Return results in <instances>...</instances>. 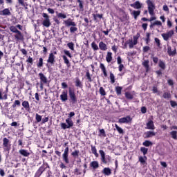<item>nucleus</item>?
Here are the masks:
<instances>
[{"label": "nucleus", "mask_w": 177, "mask_h": 177, "mask_svg": "<svg viewBox=\"0 0 177 177\" xmlns=\"http://www.w3.org/2000/svg\"><path fill=\"white\" fill-rule=\"evenodd\" d=\"M147 129H156V127H154V122H153V120H149L147 123Z\"/></svg>", "instance_id": "obj_18"}, {"label": "nucleus", "mask_w": 177, "mask_h": 177, "mask_svg": "<svg viewBox=\"0 0 177 177\" xmlns=\"http://www.w3.org/2000/svg\"><path fill=\"white\" fill-rule=\"evenodd\" d=\"M115 91L117 95H121V91H122V87L121 86H116L115 87Z\"/></svg>", "instance_id": "obj_44"}, {"label": "nucleus", "mask_w": 177, "mask_h": 177, "mask_svg": "<svg viewBox=\"0 0 177 177\" xmlns=\"http://www.w3.org/2000/svg\"><path fill=\"white\" fill-rule=\"evenodd\" d=\"M115 128H116L118 132H119V133H124V130H122V129H121V127H118V124H115Z\"/></svg>", "instance_id": "obj_50"}, {"label": "nucleus", "mask_w": 177, "mask_h": 177, "mask_svg": "<svg viewBox=\"0 0 177 177\" xmlns=\"http://www.w3.org/2000/svg\"><path fill=\"white\" fill-rule=\"evenodd\" d=\"M147 4L148 6V12L151 16L154 15V10L156 9V5L151 0H147Z\"/></svg>", "instance_id": "obj_2"}, {"label": "nucleus", "mask_w": 177, "mask_h": 177, "mask_svg": "<svg viewBox=\"0 0 177 177\" xmlns=\"http://www.w3.org/2000/svg\"><path fill=\"white\" fill-rule=\"evenodd\" d=\"M66 122L67 124L66 123H61V128L62 129H68L74 126V122H73L71 118H67Z\"/></svg>", "instance_id": "obj_3"}, {"label": "nucleus", "mask_w": 177, "mask_h": 177, "mask_svg": "<svg viewBox=\"0 0 177 177\" xmlns=\"http://www.w3.org/2000/svg\"><path fill=\"white\" fill-rule=\"evenodd\" d=\"M42 17H44V20L42 21V24L44 27H46V28H49L52 24L50 23V19L49 18V15L45 12L42 13Z\"/></svg>", "instance_id": "obj_1"}, {"label": "nucleus", "mask_w": 177, "mask_h": 177, "mask_svg": "<svg viewBox=\"0 0 177 177\" xmlns=\"http://www.w3.org/2000/svg\"><path fill=\"white\" fill-rule=\"evenodd\" d=\"M39 77L41 80V82H40L41 83L47 84L48 78H46V76H45V75H44V73H39Z\"/></svg>", "instance_id": "obj_14"}, {"label": "nucleus", "mask_w": 177, "mask_h": 177, "mask_svg": "<svg viewBox=\"0 0 177 177\" xmlns=\"http://www.w3.org/2000/svg\"><path fill=\"white\" fill-rule=\"evenodd\" d=\"M27 63H30L31 65H32L33 59L31 57H28L26 60Z\"/></svg>", "instance_id": "obj_62"}, {"label": "nucleus", "mask_w": 177, "mask_h": 177, "mask_svg": "<svg viewBox=\"0 0 177 177\" xmlns=\"http://www.w3.org/2000/svg\"><path fill=\"white\" fill-rule=\"evenodd\" d=\"M62 158L66 164H70V160H68V147H66L64 149V152L62 154Z\"/></svg>", "instance_id": "obj_5"}, {"label": "nucleus", "mask_w": 177, "mask_h": 177, "mask_svg": "<svg viewBox=\"0 0 177 177\" xmlns=\"http://www.w3.org/2000/svg\"><path fill=\"white\" fill-rule=\"evenodd\" d=\"M90 167H92L93 169H97L99 168V162L97 161H93L90 163Z\"/></svg>", "instance_id": "obj_27"}, {"label": "nucleus", "mask_w": 177, "mask_h": 177, "mask_svg": "<svg viewBox=\"0 0 177 177\" xmlns=\"http://www.w3.org/2000/svg\"><path fill=\"white\" fill-rule=\"evenodd\" d=\"M57 17H59L60 19H66L67 17V16L66 15V14L58 13Z\"/></svg>", "instance_id": "obj_52"}, {"label": "nucleus", "mask_w": 177, "mask_h": 177, "mask_svg": "<svg viewBox=\"0 0 177 177\" xmlns=\"http://www.w3.org/2000/svg\"><path fill=\"white\" fill-rule=\"evenodd\" d=\"M110 80H111V82L112 84H114V82H115V77L114 76V74H113V73H110Z\"/></svg>", "instance_id": "obj_39"}, {"label": "nucleus", "mask_w": 177, "mask_h": 177, "mask_svg": "<svg viewBox=\"0 0 177 177\" xmlns=\"http://www.w3.org/2000/svg\"><path fill=\"white\" fill-rule=\"evenodd\" d=\"M117 62H118V64H120V65L122 64H121V63H122V60L121 59V57H120V56L118 57Z\"/></svg>", "instance_id": "obj_64"}, {"label": "nucleus", "mask_w": 177, "mask_h": 177, "mask_svg": "<svg viewBox=\"0 0 177 177\" xmlns=\"http://www.w3.org/2000/svg\"><path fill=\"white\" fill-rule=\"evenodd\" d=\"M79 154H80V151L76 150V151L72 152V156L73 157H78Z\"/></svg>", "instance_id": "obj_60"}, {"label": "nucleus", "mask_w": 177, "mask_h": 177, "mask_svg": "<svg viewBox=\"0 0 177 177\" xmlns=\"http://www.w3.org/2000/svg\"><path fill=\"white\" fill-rule=\"evenodd\" d=\"M155 26H162V23H161L160 21H155L153 23L151 24L150 28H151L154 27Z\"/></svg>", "instance_id": "obj_31"}, {"label": "nucleus", "mask_w": 177, "mask_h": 177, "mask_svg": "<svg viewBox=\"0 0 177 177\" xmlns=\"http://www.w3.org/2000/svg\"><path fill=\"white\" fill-rule=\"evenodd\" d=\"M150 63V61L149 59L144 60V62H142V65L146 69V71H149L150 66H149V64Z\"/></svg>", "instance_id": "obj_19"}, {"label": "nucleus", "mask_w": 177, "mask_h": 177, "mask_svg": "<svg viewBox=\"0 0 177 177\" xmlns=\"http://www.w3.org/2000/svg\"><path fill=\"white\" fill-rule=\"evenodd\" d=\"M167 53L169 56H174L176 55V48H175L174 50H172L171 46H169L167 48Z\"/></svg>", "instance_id": "obj_21"}, {"label": "nucleus", "mask_w": 177, "mask_h": 177, "mask_svg": "<svg viewBox=\"0 0 177 177\" xmlns=\"http://www.w3.org/2000/svg\"><path fill=\"white\" fill-rule=\"evenodd\" d=\"M159 67L162 68V70H165V63L164 62L160 60L159 61Z\"/></svg>", "instance_id": "obj_41"}, {"label": "nucleus", "mask_w": 177, "mask_h": 177, "mask_svg": "<svg viewBox=\"0 0 177 177\" xmlns=\"http://www.w3.org/2000/svg\"><path fill=\"white\" fill-rule=\"evenodd\" d=\"M78 28L75 26H72L70 28V32H75V31H77Z\"/></svg>", "instance_id": "obj_57"}, {"label": "nucleus", "mask_w": 177, "mask_h": 177, "mask_svg": "<svg viewBox=\"0 0 177 177\" xmlns=\"http://www.w3.org/2000/svg\"><path fill=\"white\" fill-rule=\"evenodd\" d=\"M127 44H129L130 49H132V48H133V46L135 45L133 44V40L132 39L129 40V41H127Z\"/></svg>", "instance_id": "obj_45"}, {"label": "nucleus", "mask_w": 177, "mask_h": 177, "mask_svg": "<svg viewBox=\"0 0 177 177\" xmlns=\"http://www.w3.org/2000/svg\"><path fill=\"white\" fill-rule=\"evenodd\" d=\"M64 24L66 26V27H70L72 26V27H75L77 26V24L75 22L73 21V19H68L66 21H64Z\"/></svg>", "instance_id": "obj_10"}, {"label": "nucleus", "mask_w": 177, "mask_h": 177, "mask_svg": "<svg viewBox=\"0 0 177 177\" xmlns=\"http://www.w3.org/2000/svg\"><path fill=\"white\" fill-rule=\"evenodd\" d=\"M151 59H152L153 63H156V64H157L158 63V57H154L153 55H152Z\"/></svg>", "instance_id": "obj_58"}, {"label": "nucleus", "mask_w": 177, "mask_h": 177, "mask_svg": "<svg viewBox=\"0 0 177 177\" xmlns=\"http://www.w3.org/2000/svg\"><path fill=\"white\" fill-rule=\"evenodd\" d=\"M113 53H111V52H108L106 57V60L107 62V63H110L111 62V60H113Z\"/></svg>", "instance_id": "obj_28"}, {"label": "nucleus", "mask_w": 177, "mask_h": 177, "mask_svg": "<svg viewBox=\"0 0 177 177\" xmlns=\"http://www.w3.org/2000/svg\"><path fill=\"white\" fill-rule=\"evenodd\" d=\"M86 77H87V80H88L89 82H92V78L91 77V73H89V72H86Z\"/></svg>", "instance_id": "obj_59"}, {"label": "nucleus", "mask_w": 177, "mask_h": 177, "mask_svg": "<svg viewBox=\"0 0 177 177\" xmlns=\"http://www.w3.org/2000/svg\"><path fill=\"white\" fill-rule=\"evenodd\" d=\"M139 37H140V34L137 33L136 35L133 36V45H138V39H139Z\"/></svg>", "instance_id": "obj_32"}, {"label": "nucleus", "mask_w": 177, "mask_h": 177, "mask_svg": "<svg viewBox=\"0 0 177 177\" xmlns=\"http://www.w3.org/2000/svg\"><path fill=\"white\" fill-rule=\"evenodd\" d=\"M17 35H15V38L17 39L18 41H21L23 40L24 36L23 34H21V32L18 30V32H16Z\"/></svg>", "instance_id": "obj_22"}, {"label": "nucleus", "mask_w": 177, "mask_h": 177, "mask_svg": "<svg viewBox=\"0 0 177 177\" xmlns=\"http://www.w3.org/2000/svg\"><path fill=\"white\" fill-rule=\"evenodd\" d=\"M130 6L134 9H142L143 3H140L139 1H137L134 3L131 4Z\"/></svg>", "instance_id": "obj_9"}, {"label": "nucleus", "mask_w": 177, "mask_h": 177, "mask_svg": "<svg viewBox=\"0 0 177 177\" xmlns=\"http://www.w3.org/2000/svg\"><path fill=\"white\" fill-rule=\"evenodd\" d=\"M77 2L79 3V7L80 8V9H84V1H82V0H77Z\"/></svg>", "instance_id": "obj_56"}, {"label": "nucleus", "mask_w": 177, "mask_h": 177, "mask_svg": "<svg viewBox=\"0 0 177 177\" xmlns=\"http://www.w3.org/2000/svg\"><path fill=\"white\" fill-rule=\"evenodd\" d=\"M161 35L165 41H168V39H169V38H171L172 35H174V30H169L166 33L162 34Z\"/></svg>", "instance_id": "obj_6"}, {"label": "nucleus", "mask_w": 177, "mask_h": 177, "mask_svg": "<svg viewBox=\"0 0 177 177\" xmlns=\"http://www.w3.org/2000/svg\"><path fill=\"white\" fill-rule=\"evenodd\" d=\"M145 138L147 139L149 138H153V136H156V133L154 131H147L144 133Z\"/></svg>", "instance_id": "obj_17"}, {"label": "nucleus", "mask_w": 177, "mask_h": 177, "mask_svg": "<svg viewBox=\"0 0 177 177\" xmlns=\"http://www.w3.org/2000/svg\"><path fill=\"white\" fill-rule=\"evenodd\" d=\"M170 104L171 107H176L177 106L176 102L175 101H170Z\"/></svg>", "instance_id": "obj_63"}, {"label": "nucleus", "mask_w": 177, "mask_h": 177, "mask_svg": "<svg viewBox=\"0 0 177 177\" xmlns=\"http://www.w3.org/2000/svg\"><path fill=\"white\" fill-rule=\"evenodd\" d=\"M62 57L65 64H67L68 67H70V61H68L67 57L66 55H63Z\"/></svg>", "instance_id": "obj_38"}, {"label": "nucleus", "mask_w": 177, "mask_h": 177, "mask_svg": "<svg viewBox=\"0 0 177 177\" xmlns=\"http://www.w3.org/2000/svg\"><path fill=\"white\" fill-rule=\"evenodd\" d=\"M60 99L62 102H67V100H68V95L67 91H62V93L60 95Z\"/></svg>", "instance_id": "obj_11"}, {"label": "nucleus", "mask_w": 177, "mask_h": 177, "mask_svg": "<svg viewBox=\"0 0 177 177\" xmlns=\"http://www.w3.org/2000/svg\"><path fill=\"white\" fill-rule=\"evenodd\" d=\"M10 31H11L12 32H15V34L17 32H19V30H17V28H16V26H10Z\"/></svg>", "instance_id": "obj_37"}, {"label": "nucleus", "mask_w": 177, "mask_h": 177, "mask_svg": "<svg viewBox=\"0 0 177 177\" xmlns=\"http://www.w3.org/2000/svg\"><path fill=\"white\" fill-rule=\"evenodd\" d=\"M91 151L94 153L95 157H98L99 154L97 153V151L96 150V147L93 145H91Z\"/></svg>", "instance_id": "obj_34"}, {"label": "nucleus", "mask_w": 177, "mask_h": 177, "mask_svg": "<svg viewBox=\"0 0 177 177\" xmlns=\"http://www.w3.org/2000/svg\"><path fill=\"white\" fill-rule=\"evenodd\" d=\"M19 153H21L24 157H28V156H30V152L26 149L19 150Z\"/></svg>", "instance_id": "obj_26"}, {"label": "nucleus", "mask_w": 177, "mask_h": 177, "mask_svg": "<svg viewBox=\"0 0 177 177\" xmlns=\"http://www.w3.org/2000/svg\"><path fill=\"white\" fill-rule=\"evenodd\" d=\"M132 122V118H131V116H127V117L119 119L120 124H129V122Z\"/></svg>", "instance_id": "obj_8"}, {"label": "nucleus", "mask_w": 177, "mask_h": 177, "mask_svg": "<svg viewBox=\"0 0 177 177\" xmlns=\"http://www.w3.org/2000/svg\"><path fill=\"white\" fill-rule=\"evenodd\" d=\"M131 14L133 16L135 20H138V16L140 15V10H133Z\"/></svg>", "instance_id": "obj_23"}, {"label": "nucleus", "mask_w": 177, "mask_h": 177, "mask_svg": "<svg viewBox=\"0 0 177 177\" xmlns=\"http://www.w3.org/2000/svg\"><path fill=\"white\" fill-rule=\"evenodd\" d=\"M36 121L37 122H41L42 121V116L41 115H38V113L36 114Z\"/></svg>", "instance_id": "obj_48"}, {"label": "nucleus", "mask_w": 177, "mask_h": 177, "mask_svg": "<svg viewBox=\"0 0 177 177\" xmlns=\"http://www.w3.org/2000/svg\"><path fill=\"white\" fill-rule=\"evenodd\" d=\"M44 171H45V167H44V166L40 167L39 169L37 171L35 175V177H40Z\"/></svg>", "instance_id": "obj_16"}, {"label": "nucleus", "mask_w": 177, "mask_h": 177, "mask_svg": "<svg viewBox=\"0 0 177 177\" xmlns=\"http://www.w3.org/2000/svg\"><path fill=\"white\" fill-rule=\"evenodd\" d=\"M148 149L145 148V147H141L140 148V151H142V153H143L144 156H146V154H147V151H148Z\"/></svg>", "instance_id": "obj_47"}, {"label": "nucleus", "mask_w": 177, "mask_h": 177, "mask_svg": "<svg viewBox=\"0 0 177 177\" xmlns=\"http://www.w3.org/2000/svg\"><path fill=\"white\" fill-rule=\"evenodd\" d=\"M93 17H94V19L96 20V19H97V17L99 19H102L103 17V15L102 14H96V15H93Z\"/></svg>", "instance_id": "obj_55"}, {"label": "nucleus", "mask_w": 177, "mask_h": 177, "mask_svg": "<svg viewBox=\"0 0 177 177\" xmlns=\"http://www.w3.org/2000/svg\"><path fill=\"white\" fill-rule=\"evenodd\" d=\"M75 84L77 88H80V89H82V82H81V80H80L78 78L76 79Z\"/></svg>", "instance_id": "obj_29"}, {"label": "nucleus", "mask_w": 177, "mask_h": 177, "mask_svg": "<svg viewBox=\"0 0 177 177\" xmlns=\"http://www.w3.org/2000/svg\"><path fill=\"white\" fill-rule=\"evenodd\" d=\"M163 97H164V99H169V97H171V93H165L164 94H163Z\"/></svg>", "instance_id": "obj_53"}, {"label": "nucleus", "mask_w": 177, "mask_h": 177, "mask_svg": "<svg viewBox=\"0 0 177 177\" xmlns=\"http://www.w3.org/2000/svg\"><path fill=\"white\" fill-rule=\"evenodd\" d=\"M154 39H155L156 44H157V46H160L161 43L160 41V39L156 37Z\"/></svg>", "instance_id": "obj_61"}, {"label": "nucleus", "mask_w": 177, "mask_h": 177, "mask_svg": "<svg viewBox=\"0 0 177 177\" xmlns=\"http://www.w3.org/2000/svg\"><path fill=\"white\" fill-rule=\"evenodd\" d=\"M102 174H104V175H106V176H109L111 175V169H110V168L109 167H105L102 170Z\"/></svg>", "instance_id": "obj_24"}, {"label": "nucleus", "mask_w": 177, "mask_h": 177, "mask_svg": "<svg viewBox=\"0 0 177 177\" xmlns=\"http://www.w3.org/2000/svg\"><path fill=\"white\" fill-rule=\"evenodd\" d=\"M100 93L102 95V96H106V91H104L103 87L100 88Z\"/></svg>", "instance_id": "obj_46"}, {"label": "nucleus", "mask_w": 177, "mask_h": 177, "mask_svg": "<svg viewBox=\"0 0 177 177\" xmlns=\"http://www.w3.org/2000/svg\"><path fill=\"white\" fill-rule=\"evenodd\" d=\"M19 5H21V6H28V4L27 3L24 2V0H17Z\"/></svg>", "instance_id": "obj_49"}, {"label": "nucleus", "mask_w": 177, "mask_h": 177, "mask_svg": "<svg viewBox=\"0 0 177 177\" xmlns=\"http://www.w3.org/2000/svg\"><path fill=\"white\" fill-rule=\"evenodd\" d=\"M64 53H65V55H66V56H68L71 59L73 57V55H71V53H70V51H68L67 50H64Z\"/></svg>", "instance_id": "obj_54"}, {"label": "nucleus", "mask_w": 177, "mask_h": 177, "mask_svg": "<svg viewBox=\"0 0 177 177\" xmlns=\"http://www.w3.org/2000/svg\"><path fill=\"white\" fill-rule=\"evenodd\" d=\"M170 135L172 139L176 140L177 139V131H171L170 132Z\"/></svg>", "instance_id": "obj_35"}, {"label": "nucleus", "mask_w": 177, "mask_h": 177, "mask_svg": "<svg viewBox=\"0 0 177 177\" xmlns=\"http://www.w3.org/2000/svg\"><path fill=\"white\" fill-rule=\"evenodd\" d=\"M99 153L101 156V161H102L104 164H107V160L106 159V153H104V151L103 150H100Z\"/></svg>", "instance_id": "obj_15"}, {"label": "nucleus", "mask_w": 177, "mask_h": 177, "mask_svg": "<svg viewBox=\"0 0 177 177\" xmlns=\"http://www.w3.org/2000/svg\"><path fill=\"white\" fill-rule=\"evenodd\" d=\"M146 160H147V158L146 156H144V158L142 157V156H140V157L139 158V161H140V162H141L142 164H145V163L146 162Z\"/></svg>", "instance_id": "obj_43"}, {"label": "nucleus", "mask_w": 177, "mask_h": 177, "mask_svg": "<svg viewBox=\"0 0 177 177\" xmlns=\"http://www.w3.org/2000/svg\"><path fill=\"white\" fill-rule=\"evenodd\" d=\"M3 150L5 151H10L12 145L10 144V140L8 139L7 138H4L3 139Z\"/></svg>", "instance_id": "obj_4"}, {"label": "nucleus", "mask_w": 177, "mask_h": 177, "mask_svg": "<svg viewBox=\"0 0 177 177\" xmlns=\"http://www.w3.org/2000/svg\"><path fill=\"white\" fill-rule=\"evenodd\" d=\"M12 12H10V10L9 8H5L0 11V16H10Z\"/></svg>", "instance_id": "obj_12"}, {"label": "nucleus", "mask_w": 177, "mask_h": 177, "mask_svg": "<svg viewBox=\"0 0 177 177\" xmlns=\"http://www.w3.org/2000/svg\"><path fill=\"white\" fill-rule=\"evenodd\" d=\"M91 48L93 49V50H99V46H97V44H96L95 41L91 43Z\"/></svg>", "instance_id": "obj_36"}, {"label": "nucleus", "mask_w": 177, "mask_h": 177, "mask_svg": "<svg viewBox=\"0 0 177 177\" xmlns=\"http://www.w3.org/2000/svg\"><path fill=\"white\" fill-rule=\"evenodd\" d=\"M55 59H56L55 55H53V53H50L48 59H47V63H50V64H55Z\"/></svg>", "instance_id": "obj_13"}, {"label": "nucleus", "mask_w": 177, "mask_h": 177, "mask_svg": "<svg viewBox=\"0 0 177 177\" xmlns=\"http://www.w3.org/2000/svg\"><path fill=\"white\" fill-rule=\"evenodd\" d=\"M99 48L101 50L106 51L107 50V44L103 41H100L99 43Z\"/></svg>", "instance_id": "obj_20"}, {"label": "nucleus", "mask_w": 177, "mask_h": 177, "mask_svg": "<svg viewBox=\"0 0 177 177\" xmlns=\"http://www.w3.org/2000/svg\"><path fill=\"white\" fill-rule=\"evenodd\" d=\"M22 106L26 110H30V103L28 101H24L22 102Z\"/></svg>", "instance_id": "obj_30"}, {"label": "nucleus", "mask_w": 177, "mask_h": 177, "mask_svg": "<svg viewBox=\"0 0 177 177\" xmlns=\"http://www.w3.org/2000/svg\"><path fill=\"white\" fill-rule=\"evenodd\" d=\"M68 92H69V97L71 102H73V103H75V102H77V97L75 96V93L74 92V91L71 89V88H69Z\"/></svg>", "instance_id": "obj_7"}, {"label": "nucleus", "mask_w": 177, "mask_h": 177, "mask_svg": "<svg viewBox=\"0 0 177 177\" xmlns=\"http://www.w3.org/2000/svg\"><path fill=\"white\" fill-rule=\"evenodd\" d=\"M143 146H145V147H149V146H153V142H151L149 140H145L143 143H142Z\"/></svg>", "instance_id": "obj_33"}, {"label": "nucleus", "mask_w": 177, "mask_h": 177, "mask_svg": "<svg viewBox=\"0 0 177 177\" xmlns=\"http://www.w3.org/2000/svg\"><path fill=\"white\" fill-rule=\"evenodd\" d=\"M125 96L127 99H130V100L133 99V95L129 92L125 93Z\"/></svg>", "instance_id": "obj_40"}, {"label": "nucleus", "mask_w": 177, "mask_h": 177, "mask_svg": "<svg viewBox=\"0 0 177 177\" xmlns=\"http://www.w3.org/2000/svg\"><path fill=\"white\" fill-rule=\"evenodd\" d=\"M100 68L102 70L104 77H107V71L106 70V66H104V64L101 63L100 64Z\"/></svg>", "instance_id": "obj_25"}, {"label": "nucleus", "mask_w": 177, "mask_h": 177, "mask_svg": "<svg viewBox=\"0 0 177 177\" xmlns=\"http://www.w3.org/2000/svg\"><path fill=\"white\" fill-rule=\"evenodd\" d=\"M67 46L69 48V49H71V50H74V43L70 42L67 44Z\"/></svg>", "instance_id": "obj_51"}, {"label": "nucleus", "mask_w": 177, "mask_h": 177, "mask_svg": "<svg viewBox=\"0 0 177 177\" xmlns=\"http://www.w3.org/2000/svg\"><path fill=\"white\" fill-rule=\"evenodd\" d=\"M44 66V59L39 58V63L37 64V67L41 68Z\"/></svg>", "instance_id": "obj_42"}]
</instances>
